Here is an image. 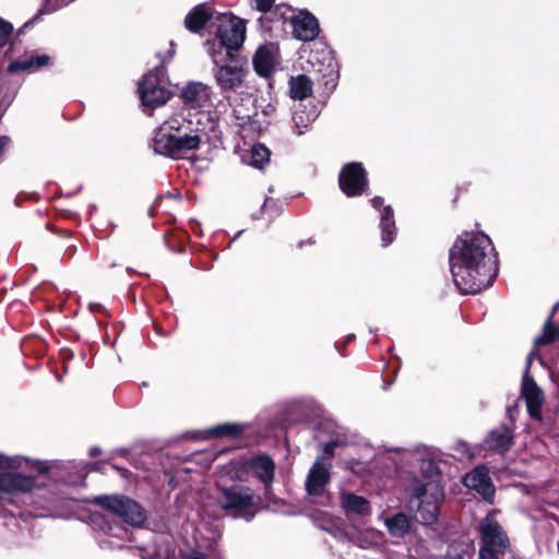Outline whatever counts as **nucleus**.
Masks as SVG:
<instances>
[{"label":"nucleus","mask_w":559,"mask_h":559,"mask_svg":"<svg viewBox=\"0 0 559 559\" xmlns=\"http://www.w3.org/2000/svg\"><path fill=\"white\" fill-rule=\"evenodd\" d=\"M338 181L340 188L347 197L359 195L367 186L365 169L359 163H349L343 167Z\"/></svg>","instance_id":"nucleus-11"},{"label":"nucleus","mask_w":559,"mask_h":559,"mask_svg":"<svg viewBox=\"0 0 559 559\" xmlns=\"http://www.w3.org/2000/svg\"><path fill=\"white\" fill-rule=\"evenodd\" d=\"M185 559H223L217 543L212 538L198 543L197 547L185 555Z\"/></svg>","instance_id":"nucleus-25"},{"label":"nucleus","mask_w":559,"mask_h":559,"mask_svg":"<svg viewBox=\"0 0 559 559\" xmlns=\"http://www.w3.org/2000/svg\"><path fill=\"white\" fill-rule=\"evenodd\" d=\"M21 457H9L0 454V498L11 501L20 496H25V500L28 502L39 503V501L34 500L35 497H40L37 495L40 488L35 480L12 471L21 466Z\"/></svg>","instance_id":"nucleus-4"},{"label":"nucleus","mask_w":559,"mask_h":559,"mask_svg":"<svg viewBox=\"0 0 559 559\" xmlns=\"http://www.w3.org/2000/svg\"><path fill=\"white\" fill-rule=\"evenodd\" d=\"M99 528L106 533V534H109L110 536H118V533H124V534H128V531L124 530L123 527L119 526V525H116V526H112L110 525L109 523H104L103 525H99Z\"/></svg>","instance_id":"nucleus-31"},{"label":"nucleus","mask_w":559,"mask_h":559,"mask_svg":"<svg viewBox=\"0 0 559 559\" xmlns=\"http://www.w3.org/2000/svg\"><path fill=\"white\" fill-rule=\"evenodd\" d=\"M275 0H254L255 8L261 12H267Z\"/></svg>","instance_id":"nucleus-33"},{"label":"nucleus","mask_w":559,"mask_h":559,"mask_svg":"<svg viewBox=\"0 0 559 559\" xmlns=\"http://www.w3.org/2000/svg\"><path fill=\"white\" fill-rule=\"evenodd\" d=\"M511 441V431L507 427L502 426L492 430L485 442L489 450L503 453L510 448Z\"/></svg>","instance_id":"nucleus-21"},{"label":"nucleus","mask_w":559,"mask_h":559,"mask_svg":"<svg viewBox=\"0 0 559 559\" xmlns=\"http://www.w3.org/2000/svg\"><path fill=\"white\" fill-rule=\"evenodd\" d=\"M333 447H334V445H333L332 443L326 444V445H325V452H326V453H331V452L333 451Z\"/></svg>","instance_id":"nucleus-38"},{"label":"nucleus","mask_w":559,"mask_h":559,"mask_svg":"<svg viewBox=\"0 0 559 559\" xmlns=\"http://www.w3.org/2000/svg\"><path fill=\"white\" fill-rule=\"evenodd\" d=\"M214 499L221 509L234 511L236 514L247 511L254 503L253 491L242 485L217 486Z\"/></svg>","instance_id":"nucleus-9"},{"label":"nucleus","mask_w":559,"mask_h":559,"mask_svg":"<svg viewBox=\"0 0 559 559\" xmlns=\"http://www.w3.org/2000/svg\"><path fill=\"white\" fill-rule=\"evenodd\" d=\"M371 203L373 207L379 209L383 204V199L380 197H376L372 199Z\"/></svg>","instance_id":"nucleus-35"},{"label":"nucleus","mask_w":559,"mask_h":559,"mask_svg":"<svg viewBox=\"0 0 559 559\" xmlns=\"http://www.w3.org/2000/svg\"><path fill=\"white\" fill-rule=\"evenodd\" d=\"M479 559H500L510 546L509 538L493 513L485 516L479 524Z\"/></svg>","instance_id":"nucleus-6"},{"label":"nucleus","mask_w":559,"mask_h":559,"mask_svg":"<svg viewBox=\"0 0 559 559\" xmlns=\"http://www.w3.org/2000/svg\"><path fill=\"white\" fill-rule=\"evenodd\" d=\"M98 452H99V451H98L97 449H92V450H91L92 455H96Z\"/></svg>","instance_id":"nucleus-40"},{"label":"nucleus","mask_w":559,"mask_h":559,"mask_svg":"<svg viewBox=\"0 0 559 559\" xmlns=\"http://www.w3.org/2000/svg\"><path fill=\"white\" fill-rule=\"evenodd\" d=\"M384 525L393 537L403 538L411 532V522L406 514L399 512L384 520Z\"/></svg>","instance_id":"nucleus-24"},{"label":"nucleus","mask_w":559,"mask_h":559,"mask_svg":"<svg viewBox=\"0 0 559 559\" xmlns=\"http://www.w3.org/2000/svg\"><path fill=\"white\" fill-rule=\"evenodd\" d=\"M535 357V352L532 350L526 358V366L522 379L521 394L525 400L526 408L532 418H542V406L545 401L544 392L536 384L535 380L530 376V368Z\"/></svg>","instance_id":"nucleus-10"},{"label":"nucleus","mask_w":559,"mask_h":559,"mask_svg":"<svg viewBox=\"0 0 559 559\" xmlns=\"http://www.w3.org/2000/svg\"><path fill=\"white\" fill-rule=\"evenodd\" d=\"M186 123L181 116L167 120L155 133L154 151L171 158H181L186 153L199 148L201 136L197 132H186Z\"/></svg>","instance_id":"nucleus-3"},{"label":"nucleus","mask_w":559,"mask_h":559,"mask_svg":"<svg viewBox=\"0 0 559 559\" xmlns=\"http://www.w3.org/2000/svg\"><path fill=\"white\" fill-rule=\"evenodd\" d=\"M139 93L145 107L155 108L166 104L170 93L166 87L164 68L150 71L139 84Z\"/></svg>","instance_id":"nucleus-8"},{"label":"nucleus","mask_w":559,"mask_h":559,"mask_svg":"<svg viewBox=\"0 0 559 559\" xmlns=\"http://www.w3.org/2000/svg\"><path fill=\"white\" fill-rule=\"evenodd\" d=\"M94 502L132 526H141L146 520V511L129 497L121 495L97 496L94 498Z\"/></svg>","instance_id":"nucleus-7"},{"label":"nucleus","mask_w":559,"mask_h":559,"mask_svg":"<svg viewBox=\"0 0 559 559\" xmlns=\"http://www.w3.org/2000/svg\"><path fill=\"white\" fill-rule=\"evenodd\" d=\"M215 36L206 43V52L215 64L233 61L246 38V23L230 12L216 15Z\"/></svg>","instance_id":"nucleus-2"},{"label":"nucleus","mask_w":559,"mask_h":559,"mask_svg":"<svg viewBox=\"0 0 559 559\" xmlns=\"http://www.w3.org/2000/svg\"><path fill=\"white\" fill-rule=\"evenodd\" d=\"M318 118V111L314 106L307 108L305 106H299L298 109L295 110L293 120L295 123V132L298 135L304 134L309 130L311 124Z\"/></svg>","instance_id":"nucleus-23"},{"label":"nucleus","mask_w":559,"mask_h":559,"mask_svg":"<svg viewBox=\"0 0 559 559\" xmlns=\"http://www.w3.org/2000/svg\"><path fill=\"white\" fill-rule=\"evenodd\" d=\"M273 112H274V106H273V105H271V104H267V105L264 107V109H263V114H264L265 116H271V115H273Z\"/></svg>","instance_id":"nucleus-36"},{"label":"nucleus","mask_w":559,"mask_h":559,"mask_svg":"<svg viewBox=\"0 0 559 559\" xmlns=\"http://www.w3.org/2000/svg\"><path fill=\"white\" fill-rule=\"evenodd\" d=\"M330 468L331 462L329 460L324 457L316 460L308 473L306 481L307 492L310 496H320L323 492L330 479Z\"/></svg>","instance_id":"nucleus-14"},{"label":"nucleus","mask_w":559,"mask_h":559,"mask_svg":"<svg viewBox=\"0 0 559 559\" xmlns=\"http://www.w3.org/2000/svg\"><path fill=\"white\" fill-rule=\"evenodd\" d=\"M252 518H253V514H250V515L246 516V519H247L248 521H249V520H251Z\"/></svg>","instance_id":"nucleus-41"},{"label":"nucleus","mask_w":559,"mask_h":559,"mask_svg":"<svg viewBox=\"0 0 559 559\" xmlns=\"http://www.w3.org/2000/svg\"><path fill=\"white\" fill-rule=\"evenodd\" d=\"M228 62L215 64L214 80L222 92H230L239 88L246 79V70Z\"/></svg>","instance_id":"nucleus-12"},{"label":"nucleus","mask_w":559,"mask_h":559,"mask_svg":"<svg viewBox=\"0 0 559 559\" xmlns=\"http://www.w3.org/2000/svg\"><path fill=\"white\" fill-rule=\"evenodd\" d=\"M290 96L294 99H305L312 94V82L308 76L300 74L289 81Z\"/></svg>","instance_id":"nucleus-28"},{"label":"nucleus","mask_w":559,"mask_h":559,"mask_svg":"<svg viewBox=\"0 0 559 559\" xmlns=\"http://www.w3.org/2000/svg\"><path fill=\"white\" fill-rule=\"evenodd\" d=\"M103 548H122V544L117 543L114 539L104 540L102 543Z\"/></svg>","instance_id":"nucleus-34"},{"label":"nucleus","mask_w":559,"mask_h":559,"mask_svg":"<svg viewBox=\"0 0 559 559\" xmlns=\"http://www.w3.org/2000/svg\"><path fill=\"white\" fill-rule=\"evenodd\" d=\"M222 14L217 12L211 4L202 3L195 5L186 16L185 26L192 33L200 32L207 22L212 26L216 23V15Z\"/></svg>","instance_id":"nucleus-15"},{"label":"nucleus","mask_w":559,"mask_h":559,"mask_svg":"<svg viewBox=\"0 0 559 559\" xmlns=\"http://www.w3.org/2000/svg\"><path fill=\"white\" fill-rule=\"evenodd\" d=\"M181 98L192 108L210 107L211 87L202 82H190L181 90Z\"/></svg>","instance_id":"nucleus-17"},{"label":"nucleus","mask_w":559,"mask_h":559,"mask_svg":"<svg viewBox=\"0 0 559 559\" xmlns=\"http://www.w3.org/2000/svg\"><path fill=\"white\" fill-rule=\"evenodd\" d=\"M464 485L477 491L486 501L492 503L495 497V486L489 476L486 466L479 465L464 477Z\"/></svg>","instance_id":"nucleus-13"},{"label":"nucleus","mask_w":559,"mask_h":559,"mask_svg":"<svg viewBox=\"0 0 559 559\" xmlns=\"http://www.w3.org/2000/svg\"><path fill=\"white\" fill-rule=\"evenodd\" d=\"M490 239L481 233L459 237L450 250V270L462 294H476L489 286L497 275Z\"/></svg>","instance_id":"nucleus-1"},{"label":"nucleus","mask_w":559,"mask_h":559,"mask_svg":"<svg viewBox=\"0 0 559 559\" xmlns=\"http://www.w3.org/2000/svg\"><path fill=\"white\" fill-rule=\"evenodd\" d=\"M340 503L347 514L352 513L361 516L371 514L370 502L366 498L353 492L342 491L340 495Z\"/></svg>","instance_id":"nucleus-19"},{"label":"nucleus","mask_w":559,"mask_h":559,"mask_svg":"<svg viewBox=\"0 0 559 559\" xmlns=\"http://www.w3.org/2000/svg\"><path fill=\"white\" fill-rule=\"evenodd\" d=\"M12 31V25L0 17V48L4 47L9 43Z\"/></svg>","instance_id":"nucleus-30"},{"label":"nucleus","mask_w":559,"mask_h":559,"mask_svg":"<svg viewBox=\"0 0 559 559\" xmlns=\"http://www.w3.org/2000/svg\"><path fill=\"white\" fill-rule=\"evenodd\" d=\"M73 0H60L59 1V4L62 7V5H67L69 4L70 2H72Z\"/></svg>","instance_id":"nucleus-39"},{"label":"nucleus","mask_w":559,"mask_h":559,"mask_svg":"<svg viewBox=\"0 0 559 559\" xmlns=\"http://www.w3.org/2000/svg\"><path fill=\"white\" fill-rule=\"evenodd\" d=\"M443 499L441 487L429 481L418 486L409 500V509L415 513L417 521L425 525L436 523L439 514V503Z\"/></svg>","instance_id":"nucleus-5"},{"label":"nucleus","mask_w":559,"mask_h":559,"mask_svg":"<svg viewBox=\"0 0 559 559\" xmlns=\"http://www.w3.org/2000/svg\"><path fill=\"white\" fill-rule=\"evenodd\" d=\"M293 35L295 38L304 41L314 39L319 34V24L317 19L308 12H299L290 17Z\"/></svg>","instance_id":"nucleus-16"},{"label":"nucleus","mask_w":559,"mask_h":559,"mask_svg":"<svg viewBox=\"0 0 559 559\" xmlns=\"http://www.w3.org/2000/svg\"><path fill=\"white\" fill-rule=\"evenodd\" d=\"M455 449L461 452L463 459H472L474 456V451L465 442H459Z\"/></svg>","instance_id":"nucleus-32"},{"label":"nucleus","mask_w":559,"mask_h":559,"mask_svg":"<svg viewBox=\"0 0 559 559\" xmlns=\"http://www.w3.org/2000/svg\"><path fill=\"white\" fill-rule=\"evenodd\" d=\"M380 228L382 246L386 247L393 241L395 234V222L391 206H385L380 212Z\"/></svg>","instance_id":"nucleus-27"},{"label":"nucleus","mask_w":559,"mask_h":559,"mask_svg":"<svg viewBox=\"0 0 559 559\" xmlns=\"http://www.w3.org/2000/svg\"><path fill=\"white\" fill-rule=\"evenodd\" d=\"M246 429L245 425L235 423H226L217 425L205 431L207 438H219V437H238Z\"/></svg>","instance_id":"nucleus-29"},{"label":"nucleus","mask_w":559,"mask_h":559,"mask_svg":"<svg viewBox=\"0 0 559 559\" xmlns=\"http://www.w3.org/2000/svg\"><path fill=\"white\" fill-rule=\"evenodd\" d=\"M248 468L265 485L274 478V462L267 455H258L247 462Z\"/></svg>","instance_id":"nucleus-20"},{"label":"nucleus","mask_w":559,"mask_h":559,"mask_svg":"<svg viewBox=\"0 0 559 559\" xmlns=\"http://www.w3.org/2000/svg\"><path fill=\"white\" fill-rule=\"evenodd\" d=\"M9 141V138L0 136V154L2 153L3 148L8 145Z\"/></svg>","instance_id":"nucleus-37"},{"label":"nucleus","mask_w":559,"mask_h":559,"mask_svg":"<svg viewBox=\"0 0 559 559\" xmlns=\"http://www.w3.org/2000/svg\"><path fill=\"white\" fill-rule=\"evenodd\" d=\"M252 63L260 76H270L277 64L276 48L273 45L259 47L253 56Z\"/></svg>","instance_id":"nucleus-18"},{"label":"nucleus","mask_w":559,"mask_h":559,"mask_svg":"<svg viewBox=\"0 0 559 559\" xmlns=\"http://www.w3.org/2000/svg\"><path fill=\"white\" fill-rule=\"evenodd\" d=\"M48 62L49 57L47 55L27 56L24 59L12 61L8 67V71L10 73H15L20 71L33 72L48 64Z\"/></svg>","instance_id":"nucleus-22"},{"label":"nucleus","mask_w":559,"mask_h":559,"mask_svg":"<svg viewBox=\"0 0 559 559\" xmlns=\"http://www.w3.org/2000/svg\"><path fill=\"white\" fill-rule=\"evenodd\" d=\"M271 153L263 144H254L250 151L241 155V159L245 164L255 167L263 168L270 162Z\"/></svg>","instance_id":"nucleus-26"}]
</instances>
